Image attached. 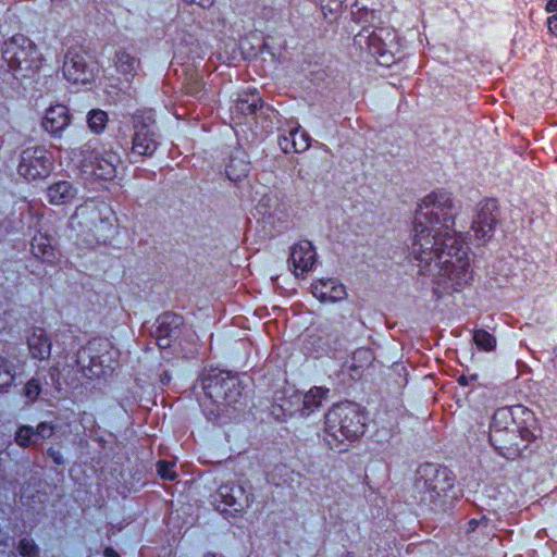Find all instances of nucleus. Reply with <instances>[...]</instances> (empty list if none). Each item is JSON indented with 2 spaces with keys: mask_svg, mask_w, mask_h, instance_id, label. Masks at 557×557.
<instances>
[{
  "mask_svg": "<svg viewBox=\"0 0 557 557\" xmlns=\"http://www.w3.org/2000/svg\"><path fill=\"white\" fill-rule=\"evenodd\" d=\"M104 557H120L119 554L112 548H106Z\"/></svg>",
  "mask_w": 557,
  "mask_h": 557,
  "instance_id": "obj_41",
  "label": "nucleus"
},
{
  "mask_svg": "<svg viewBox=\"0 0 557 557\" xmlns=\"http://www.w3.org/2000/svg\"><path fill=\"white\" fill-rule=\"evenodd\" d=\"M108 123V115L102 110H91L88 114V126L95 133L104 129Z\"/></svg>",
  "mask_w": 557,
  "mask_h": 557,
  "instance_id": "obj_24",
  "label": "nucleus"
},
{
  "mask_svg": "<svg viewBox=\"0 0 557 557\" xmlns=\"http://www.w3.org/2000/svg\"><path fill=\"white\" fill-rule=\"evenodd\" d=\"M174 466L171 461L161 460L158 462V473L162 479L172 481L176 478Z\"/></svg>",
  "mask_w": 557,
  "mask_h": 557,
  "instance_id": "obj_31",
  "label": "nucleus"
},
{
  "mask_svg": "<svg viewBox=\"0 0 557 557\" xmlns=\"http://www.w3.org/2000/svg\"><path fill=\"white\" fill-rule=\"evenodd\" d=\"M518 428L508 408L495 411L490 425V442L496 448L518 447L516 442Z\"/></svg>",
  "mask_w": 557,
  "mask_h": 557,
  "instance_id": "obj_5",
  "label": "nucleus"
},
{
  "mask_svg": "<svg viewBox=\"0 0 557 557\" xmlns=\"http://www.w3.org/2000/svg\"><path fill=\"white\" fill-rule=\"evenodd\" d=\"M17 549L20 555L23 557H37L39 553L38 547L30 539H22L18 543Z\"/></svg>",
  "mask_w": 557,
  "mask_h": 557,
  "instance_id": "obj_29",
  "label": "nucleus"
},
{
  "mask_svg": "<svg viewBox=\"0 0 557 557\" xmlns=\"http://www.w3.org/2000/svg\"><path fill=\"white\" fill-rule=\"evenodd\" d=\"M51 169L52 162L46 151L41 149L24 151L18 165L20 174L28 180L44 178L50 173Z\"/></svg>",
  "mask_w": 557,
  "mask_h": 557,
  "instance_id": "obj_6",
  "label": "nucleus"
},
{
  "mask_svg": "<svg viewBox=\"0 0 557 557\" xmlns=\"http://www.w3.org/2000/svg\"><path fill=\"white\" fill-rule=\"evenodd\" d=\"M48 456L57 463V465H62L63 463V458H62V455L59 450L54 449V448H49L48 449Z\"/></svg>",
  "mask_w": 557,
  "mask_h": 557,
  "instance_id": "obj_36",
  "label": "nucleus"
},
{
  "mask_svg": "<svg viewBox=\"0 0 557 557\" xmlns=\"http://www.w3.org/2000/svg\"><path fill=\"white\" fill-rule=\"evenodd\" d=\"M206 557H216V556H214V555H207Z\"/></svg>",
  "mask_w": 557,
  "mask_h": 557,
  "instance_id": "obj_45",
  "label": "nucleus"
},
{
  "mask_svg": "<svg viewBox=\"0 0 557 557\" xmlns=\"http://www.w3.org/2000/svg\"><path fill=\"white\" fill-rule=\"evenodd\" d=\"M32 250L37 258H48L52 255L49 239L42 235L33 238Z\"/></svg>",
  "mask_w": 557,
  "mask_h": 557,
  "instance_id": "obj_23",
  "label": "nucleus"
},
{
  "mask_svg": "<svg viewBox=\"0 0 557 557\" xmlns=\"http://www.w3.org/2000/svg\"><path fill=\"white\" fill-rule=\"evenodd\" d=\"M202 386V389L205 392V394L209 395L210 397L212 396V388H215L218 387L219 385H212V384H209V385H201Z\"/></svg>",
  "mask_w": 557,
  "mask_h": 557,
  "instance_id": "obj_40",
  "label": "nucleus"
},
{
  "mask_svg": "<svg viewBox=\"0 0 557 557\" xmlns=\"http://www.w3.org/2000/svg\"><path fill=\"white\" fill-rule=\"evenodd\" d=\"M418 474L416 488L421 493L420 500L424 504L437 505L454 487V478L446 468L429 463L420 467Z\"/></svg>",
  "mask_w": 557,
  "mask_h": 557,
  "instance_id": "obj_4",
  "label": "nucleus"
},
{
  "mask_svg": "<svg viewBox=\"0 0 557 557\" xmlns=\"http://www.w3.org/2000/svg\"><path fill=\"white\" fill-rule=\"evenodd\" d=\"M33 51V44L22 35L12 37L4 44L3 54L11 66H20Z\"/></svg>",
  "mask_w": 557,
  "mask_h": 557,
  "instance_id": "obj_16",
  "label": "nucleus"
},
{
  "mask_svg": "<svg viewBox=\"0 0 557 557\" xmlns=\"http://www.w3.org/2000/svg\"><path fill=\"white\" fill-rule=\"evenodd\" d=\"M248 172L249 163L243 153L240 156H233L225 169L227 177L233 182L243 180L247 176Z\"/></svg>",
  "mask_w": 557,
  "mask_h": 557,
  "instance_id": "obj_20",
  "label": "nucleus"
},
{
  "mask_svg": "<svg viewBox=\"0 0 557 557\" xmlns=\"http://www.w3.org/2000/svg\"><path fill=\"white\" fill-rule=\"evenodd\" d=\"M529 435H530V432H528V431H525V432H521V437H522V438H527L528 441H530V440H529Z\"/></svg>",
  "mask_w": 557,
  "mask_h": 557,
  "instance_id": "obj_43",
  "label": "nucleus"
},
{
  "mask_svg": "<svg viewBox=\"0 0 557 557\" xmlns=\"http://www.w3.org/2000/svg\"><path fill=\"white\" fill-rule=\"evenodd\" d=\"M209 379L214 381L215 383H225L226 381L236 379V376L228 371L219 370L213 371Z\"/></svg>",
  "mask_w": 557,
  "mask_h": 557,
  "instance_id": "obj_33",
  "label": "nucleus"
},
{
  "mask_svg": "<svg viewBox=\"0 0 557 557\" xmlns=\"http://www.w3.org/2000/svg\"><path fill=\"white\" fill-rule=\"evenodd\" d=\"M360 354H368V350H360Z\"/></svg>",
  "mask_w": 557,
  "mask_h": 557,
  "instance_id": "obj_44",
  "label": "nucleus"
},
{
  "mask_svg": "<svg viewBox=\"0 0 557 557\" xmlns=\"http://www.w3.org/2000/svg\"><path fill=\"white\" fill-rule=\"evenodd\" d=\"M110 214L111 209L107 203L89 200L76 208L73 218L85 226H96L108 220Z\"/></svg>",
  "mask_w": 557,
  "mask_h": 557,
  "instance_id": "obj_10",
  "label": "nucleus"
},
{
  "mask_svg": "<svg viewBox=\"0 0 557 557\" xmlns=\"http://www.w3.org/2000/svg\"><path fill=\"white\" fill-rule=\"evenodd\" d=\"M546 10L550 13L557 11V0H549Z\"/></svg>",
  "mask_w": 557,
  "mask_h": 557,
  "instance_id": "obj_38",
  "label": "nucleus"
},
{
  "mask_svg": "<svg viewBox=\"0 0 557 557\" xmlns=\"http://www.w3.org/2000/svg\"><path fill=\"white\" fill-rule=\"evenodd\" d=\"M382 33L383 29H381L379 33H373L369 37V47L373 54H379L382 58V60L380 61L381 63L387 64L389 61V58H387L386 55L385 49L387 45L385 42H382Z\"/></svg>",
  "mask_w": 557,
  "mask_h": 557,
  "instance_id": "obj_22",
  "label": "nucleus"
},
{
  "mask_svg": "<svg viewBox=\"0 0 557 557\" xmlns=\"http://www.w3.org/2000/svg\"><path fill=\"white\" fill-rule=\"evenodd\" d=\"M15 379L16 373L13 367L4 358L0 357V381L2 383H10Z\"/></svg>",
  "mask_w": 557,
  "mask_h": 557,
  "instance_id": "obj_30",
  "label": "nucleus"
},
{
  "mask_svg": "<svg viewBox=\"0 0 557 557\" xmlns=\"http://www.w3.org/2000/svg\"><path fill=\"white\" fill-rule=\"evenodd\" d=\"M278 145L284 152H294V147L292 146V129L289 131L288 135L280 136Z\"/></svg>",
  "mask_w": 557,
  "mask_h": 557,
  "instance_id": "obj_34",
  "label": "nucleus"
},
{
  "mask_svg": "<svg viewBox=\"0 0 557 557\" xmlns=\"http://www.w3.org/2000/svg\"><path fill=\"white\" fill-rule=\"evenodd\" d=\"M113 64L120 82L128 86L140 70V60L125 50L115 52Z\"/></svg>",
  "mask_w": 557,
  "mask_h": 557,
  "instance_id": "obj_13",
  "label": "nucleus"
},
{
  "mask_svg": "<svg viewBox=\"0 0 557 557\" xmlns=\"http://www.w3.org/2000/svg\"><path fill=\"white\" fill-rule=\"evenodd\" d=\"M77 194V188L66 181L54 183L47 188V199L53 206L71 203Z\"/></svg>",
  "mask_w": 557,
  "mask_h": 557,
  "instance_id": "obj_19",
  "label": "nucleus"
},
{
  "mask_svg": "<svg viewBox=\"0 0 557 557\" xmlns=\"http://www.w3.org/2000/svg\"><path fill=\"white\" fill-rule=\"evenodd\" d=\"M327 392L329 389L320 385H312L307 391H299L296 385H287L282 392L286 398L273 406L272 413L280 422L286 421L287 417L296 412L307 416L322 405L327 397Z\"/></svg>",
  "mask_w": 557,
  "mask_h": 557,
  "instance_id": "obj_3",
  "label": "nucleus"
},
{
  "mask_svg": "<svg viewBox=\"0 0 557 557\" xmlns=\"http://www.w3.org/2000/svg\"><path fill=\"white\" fill-rule=\"evenodd\" d=\"M366 413L360 405L346 401L334 405L325 414V440L332 449L363 435Z\"/></svg>",
  "mask_w": 557,
  "mask_h": 557,
  "instance_id": "obj_2",
  "label": "nucleus"
},
{
  "mask_svg": "<svg viewBox=\"0 0 557 557\" xmlns=\"http://www.w3.org/2000/svg\"><path fill=\"white\" fill-rule=\"evenodd\" d=\"M473 342L479 348L486 351L493 350L496 345L495 337L484 330L474 331Z\"/></svg>",
  "mask_w": 557,
  "mask_h": 557,
  "instance_id": "obj_26",
  "label": "nucleus"
},
{
  "mask_svg": "<svg viewBox=\"0 0 557 557\" xmlns=\"http://www.w3.org/2000/svg\"><path fill=\"white\" fill-rule=\"evenodd\" d=\"M165 322L178 324V318H176L174 315L173 317L172 315H165V317H163L162 324H164Z\"/></svg>",
  "mask_w": 557,
  "mask_h": 557,
  "instance_id": "obj_39",
  "label": "nucleus"
},
{
  "mask_svg": "<svg viewBox=\"0 0 557 557\" xmlns=\"http://www.w3.org/2000/svg\"><path fill=\"white\" fill-rule=\"evenodd\" d=\"M62 70L64 77L74 84H86L90 79L85 58L78 53L67 54Z\"/></svg>",
  "mask_w": 557,
  "mask_h": 557,
  "instance_id": "obj_17",
  "label": "nucleus"
},
{
  "mask_svg": "<svg viewBox=\"0 0 557 557\" xmlns=\"http://www.w3.org/2000/svg\"><path fill=\"white\" fill-rule=\"evenodd\" d=\"M260 102L257 94H247L236 101L235 110L245 115L253 114L260 107Z\"/></svg>",
  "mask_w": 557,
  "mask_h": 557,
  "instance_id": "obj_21",
  "label": "nucleus"
},
{
  "mask_svg": "<svg viewBox=\"0 0 557 557\" xmlns=\"http://www.w3.org/2000/svg\"><path fill=\"white\" fill-rule=\"evenodd\" d=\"M26 344L32 358L46 360L50 357L52 344L45 329L33 327L26 338Z\"/></svg>",
  "mask_w": 557,
  "mask_h": 557,
  "instance_id": "obj_15",
  "label": "nucleus"
},
{
  "mask_svg": "<svg viewBox=\"0 0 557 557\" xmlns=\"http://www.w3.org/2000/svg\"><path fill=\"white\" fill-rule=\"evenodd\" d=\"M53 431H54V428L51 424H49L47 422L39 423L35 430L37 442L40 438L41 440L49 438L50 436H52Z\"/></svg>",
  "mask_w": 557,
  "mask_h": 557,
  "instance_id": "obj_32",
  "label": "nucleus"
},
{
  "mask_svg": "<svg viewBox=\"0 0 557 557\" xmlns=\"http://www.w3.org/2000/svg\"><path fill=\"white\" fill-rule=\"evenodd\" d=\"M547 23L549 30L557 36V15L549 17Z\"/></svg>",
  "mask_w": 557,
  "mask_h": 557,
  "instance_id": "obj_37",
  "label": "nucleus"
},
{
  "mask_svg": "<svg viewBox=\"0 0 557 557\" xmlns=\"http://www.w3.org/2000/svg\"><path fill=\"white\" fill-rule=\"evenodd\" d=\"M119 156L114 152L106 151L96 153L92 159L84 164L85 171L100 180H112L116 173Z\"/></svg>",
  "mask_w": 557,
  "mask_h": 557,
  "instance_id": "obj_9",
  "label": "nucleus"
},
{
  "mask_svg": "<svg viewBox=\"0 0 557 557\" xmlns=\"http://www.w3.org/2000/svg\"><path fill=\"white\" fill-rule=\"evenodd\" d=\"M315 261V251L308 240L295 244L290 252V263L296 276L309 271Z\"/></svg>",
  "mask_w": 557,
  "mask_h": 557,
  "instance_id": "obj_14",
  "label": "nucleus"
},
{
  "mask_svg": "<svg viewBox=\"0 0 557 557\" xmlns=\"http://www.w3.org/2000/svg\"><path fill=\"white\" fill-rule=\"evenodd\" d=\"M498 222V206L494 199H485L479 205L472 228L480 239L488 238Z\"/></svg>",
  "mask_w": 557,
  "mask_h": 557,
  "instance_id": "obj_8",
  "label": "nucleus"
},
{
  "mask_svg": "<svg viewBox=\"0 0 557 557\" xmlns=\"http://www.w3.org/2000/svg\"><path fill=\"white\" fill-rule=\"evenodd\" d=\"M454 200L449 193L425 196L416 210L411 253L428 265L435 284L446 293L459 292L471 281L468 248L454 230Z\"/></svg>",
  "mask_w": 557,
  "mask_h": 557,
  "instance_id": "obj_1",
  "label": "nucleus"
},
{
  "mask_svg": "<svg viewBox=\"0 0 557 557\" xmlns=\"http://www.w3.org/2000/svg\"><path fill=\"white\" fill-rule=\"evenodd\" d=\"M312 294L321 302H337L346 299V287L334 278L319 280L312 284Z\"/></svg>",
  "mask_w": 557,
  "mask_h": 557,
  "instance_id": "obj_11",
  "label": "nucleus"
},
{
  "mask_svg": "<svg viewBox=\"0 0 557 557\" xmlns=\"http://www.w3.org/2000/svg\"><path fill=\"white\" fill-rule=\"evenodd\" d=\"M25 395L30 400H34L40 393V385H25Z\"/></svg>",
  "mask_w": 557,
  "mask_h": 557,
  "instance_id": "obj_35",
  "label": "nucleus"
},
{
  "mask_svg": "<svg viewBox=\"0 0 557 557\" xmlns=\"http://www.w3.org/2000/svg\"><path fill=\"white\" fill-rule=\"evenodd\" d=\"M132 151L138 156H151L157 149V139L153 128L146 124H135Z\"/></svg>",
  "mask_w": 557,
  "mask_h": 557,
  "instance_id": "obj_12",
  "label": "nucleus"
},
{
  "mask_svg": "<svg viewBox=\"0 0 557 557\" xmlns=\"http://www.w3.org/2000/svg\"><path fill=\"white\" fill-rule=\"evenodd\" d=\"M468 524H469L468 531H474L475 528L478 527V521L475 519H472V520L469 521Z\"/></svg>",
  "mask_w": 557,
  "mask_h": 557,
  "instance_id": "obj_42",
  "label": "nucleus"
},
{
  "mask_svg": "<svg viewBox=\"0 0 557 557\" xmlns=\"http://www.w3.org/2000/svg\"><path fill=\"white\" fill-rule=\"evenodd\" d=\"M292 146L294 147V152H302L307 150L310 146L309 136L299 129V127L292 129Z\"/></svg>",
  "mask_w": 557,
  "mask_h": 557,
  "instance_id": "obj_28",
  "label": "nucleus"
},
{
  "mask_svg": "<svg viewBox=\"0 0 557 557\" xmlns=\"http://www.w3.org/2000/svg\"><path fill=\"white\" fill-rule=\"evenodd\" d=\"M70 124V116L66 107L55 104L48 108L42 121V126L51 134H58Z\"/></svg>",
  "mask_w": 557,
  "mask_h": 557,
  "instance_id": "obj_18",
  "label": "nucleus"
},
{
  "mask_svg": "<svg viewBox=\"0 0 557 557\" xmlns=\"http://www.w3.org/2000/svg\"><path fill=\"white\" fill-rule=\"evenodd\" d=\"M339 2H342V0H339Z\"/></svg>",
  "mask_w": 557,
  "mask_h": 557,
  "instance_id": "obj_46",
  "label": "nucleus"
},
{
  "mask_svg": "<svg viewBox=\"0 0 557 557\" xmlns=\"http://www.w3.org/2000/svg\"><path fill=\"white\" fill-rule=\"evenodd\" d=\"M245 502V490L234 482L222 484L212 495V504L219 511H226L227 508L240 511L244 508Z\"/></svg>",
  "mask_w": 557,
  "mask_h": 557,
  "instance_id": "obj_7",
  "label": "nucleus"
},
{
  "mask_svg": "<svg viewBox=\"0 0 557 557\" xmlns=\"http://www.w3.org/2000/svg\"><path fill=\"white\" fill-rule=\"evenodd\" d=\"M15 441L22 447L33 446L38 443L35 430L29 425H23L17 430Z\"/></svg>",
  "mask_w": 557,
  "mask_h": 557,
  "instance_id": "obj_25",
  "label": "nucleus"
},
{
  "mask_svg": "<svg viewBox=\"0 0 557 557\" xmlns=\"http://www.w3.org/2000/svg\"><path fill=\"white\" fill-rule=\"evenodd\" d=\"M109 369L102 368V366L95 359H90V366L85 367L83 366V372L86 379L95 381V380H101L107 377Z\"/></svg>",
  "mask_w": 557,
  "mask_h": 557,
  "instance_id": "obj_27",
  "label": "nucleus"
}]
</instances>
